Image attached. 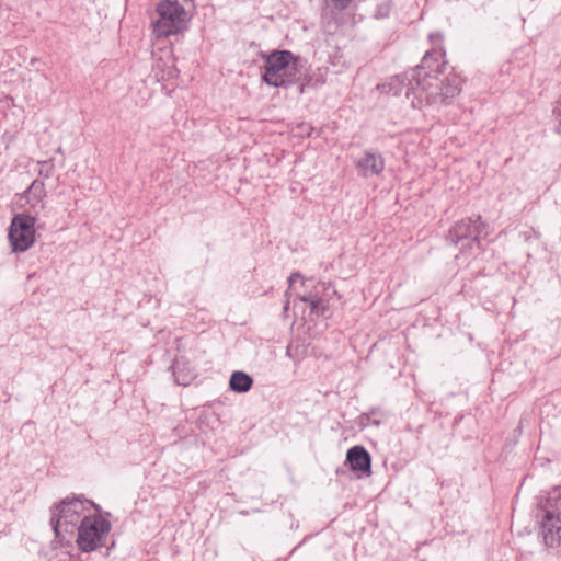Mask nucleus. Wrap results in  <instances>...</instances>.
<instances>
[{
    "mask_svg": "<svg viewBox=\"0 0 561 561\" xmlns=\"http://www.w3.org/2000/svg\"><path fill=\"white\" fill-rule=\"evenodd\" d=\"M433 55L432 69H424L425 77L422 78V84L417 88L416 96L412 99L413 107L424 105H438L445 103L459 94L460 79L453 75L445 80L439 79L438 75L443 71L445 61L444 54L438 50L427 51Z\"/></svg>",
    "mask_w": 561,
    "mask_h": 561,
    "instance_id": "1",
    "label": "nucleus"
},
{
    "mask_svg": "<svg viewBox=\"0 0 561 561\" xmlns=\"http://www.w3.org/2000/svg\"><path fill=\"white\" fill-rule=\"evenodd\" d=\"M157 19L152 23L156 37H169L187 28L192 18L191 10L178 0L161 1L156 8Z\"/></svg>",
    "mask_w": 561,
    "mask_h": 561,
    "instance_id": "2",
    "label": "nucleus"
},
{
    "mask_svg": "<svg viewBox=\"0 0 561 561\" xmlns=\"http://www.w3.org/2000/svg\"><path fill=\"white\" fill-rule=\"evenodd\" d=\"M263 80L273 87H283L297 79L299 60L288 50H275L264 56Z\"/></svg>",
    "mask_w": 561,
    "mask_h": 561,
    "instance_id": "3",
    "label": "nucleus"
},
{
    "mask_svg": "<svg viewBox=\"0 0 561 561\" xmlns=\"http://www.w3.org/2000/svg\"><path fill=\"white\" fill-rule=\"evenodd\" d=\"M433 55L425 54L420 66L391 78L387 83L378 85L382 93L397 98L404 96L412 102L416 96V90L425 77L424 69H432Z\"/></svg>",
    "mask_w": 561,
    "mask_h": 561,
    "instance_id": "4",
    "label": "nucleus"
},
{
    "mask_svg": "<svg viewBox=\"0 0 561 561\" xmlns=\"http://www.w3.org/2000/svg\"><path fill=\"white\" fill-rule=\"evenodd\" d=\"M89 502L79 499H65L51 510L50 525L56 537L72 534L75 526L82 520Z\"/></svg>",
    "mask_w": 561,
    "mask_h": 561,
    "instance_id": "5",
    "label": "nucleus"
},
{
    "mask_svg": "<svg viewBox=\"0 0 561 561\" xmlns=\"http://www.w3.org/2000/svg\"><path fill=\"white\" fill-rule=\"evenodd\" d=\"M111 529L110 523L101 516H84L78 527L77 545L83 552H90L104 543Z\"/></svg>",
    "mask_w": 561,
    "mask_h": 561,
    "instance_id": "6",
    "label": "nucleus"
},
{
    "mask_svg": "<svg viewBox=\"0 0 561 561\" xmlns=\"http://www.w3.org/2000/svg\"><path fill=\"white\" fill-rule=\"evenodd\" d=\"M35 216L18 214L11 219L8 238L13 252H25L35 242Z\"/></svg>",
    "mask_w": 561,
    "mask_h": 561,
    "instance_id": "7",
    "label": "nucleus"
},
{
    "mask_svg": "<svg viewBox=\"0 0 561 561\" xmlns=\"http://www.w3.org/2000/svg\"><path fill=\"white\" fill-rule=\"evenodd\" d=\"M483 227L481 217L462 219L450 229L449 239L454 244L459 245L461 251L472 250L479 247V237Z\"/></svg>",
    "mask_w": 561,
    "mask_h": 561,
    "instance_id": "8",
    "label": "nucleus"
},
{
    "mask_svg": "<svg viewBox=\"0 0 561 561\" xmlns=\"http://www.w3.org/2000/svg\"><path fill=\"white\" fill-rule=\"evenodd\" d=\"M546 543L553 546L561 539V496L553 494L548 497L546 515L542 522Z\"/></svg>",
    "mask_w": 561,
    "mask_h": 561,
    "instance_id": "9",
    "label": "nucleus"
},
{
    "mask_svg": "<svg viewBox=\"0 0 561 561\" xmlns=\"http://www.w3.org/2000/svg\"><path fill=\"white\" fill-rule=\"evenodd\" d=\"M22 198H25L28 213L36 218L46 207V190L44 182L34 180L22 194Z\"/></svg>",
    "mask_w": 561,
    "mask_h": 561,
    "instance_id": "10",
    "label": "nucleus"
},
{
    "mask_svg": "<svg viewBox=\"0 0 561 561\" xmlns=\"http://www.w3.org/2000/svg\"><path fill=\"white\" fill-rule=\"evenodd\" d=\"M356 168L359 175L368 178L381 173L385 162L380 154L367 151L356 161Z\"/></svg>",
    "mask_w": 561,
    "mask_h": 561,
    "instance_id": "11",
    "label": "nucleus"
},
{
    "mask_svg": "<svg viewBox=\"0 0 561 561\" xmlns=\"http://www.w3.org/2000/svg\"><path fill=\"white\" fill-rule=\"evenodd\" d=\"M347 461L353 470L370 472V456L362 446H354L348 449Z\"/></svg>",
    "mask_w": 561,
    "mask_h": 561,
    "instance_id": "12",
    "label": "nucleus"
},
{
    "mask_svg": "<svg viewBox=\"0 0 561 561\" xmlns=\"http://www.w3.org/2000/svg\"><path fill=\"white\" fill-rule=\"evenodd\" d=\"M252 385H253V379L251 378L250 375H248L243 371L232 373L230 380H229V386H230L231 390H233L234 392H239V393L249 391L251 389Z\"/></svg>",
    "mask_w": 561,
    "mask_h": 561,
    "instance_id": "13",
    "label": "nucleus"
},
{
    "mask_svg": "<svg viewBox=\"0 0 561 561\" xmlns=\"http://www.w3.org/2000/svg\"><path fill=\"white\" fill-rule=\"evenodd\" d=\"M301 300L309 302L311 310L317 312L318 314L323 316L328 310V306L324 304L322 299H314L311 296H304Z\"/></svg>",
    "mask_w": 561,
    "mask_h": 561,
    "instance_id": "14",
    "label": "nucleus"
},
{
    "mask_svg": "<svg viewBox=\"0 0 561 561\" xmlns=\"http://www.w3.org/2000/svg\"><path fill=\"white\" fill-rule=\"evenodd\" d=\"M333 1L335 3V7H337L340 9L346 8L351 2V0H333Z\"/></svg>",
    "mask_w": 561,
    "mask_h": 561,
    "instance_id": "15",
    "label": "nucleus"
},
{
    "mask_svg": "<svg viewBox=\"0 0 561 561\" xmlns=\"http://www.w3.org/2000/svg\"><path fill=\"white\" fill-rule=\"evenodd\" d=\"M385 8H386V12H383L382 15H387L388 14V12L390 10V5L389 4H385ZM381 9H382V7H380V9H379V14H381Z\"/></svg>",
    "mask_w": 561,
    "mask_h": 561,
    "instance_id": "16",
    "label": "nucleus"
},
{
    "mask_svg": "<svg viewBox=\"0 0 561 561\" xmlns=\"http://www.w3.org/2000/svg\"><path fill=\"white\" fill-rule=\"evenodd\" d=\"M298 276H299L298 274H293V275H290V277H289V279H288V280H289V284L291 285L294 282H296V277H298Z\"/></svg>",
    "mask_w": 561,
    "mask_h": 561,
    "instance_id": "17",
    "label": "nucleus"
},
{
    "mask_svg": "<svg viewBox=\"0 0 561 561\" xmlns=\"http://www.w3.org/2000/svg\"><path fill=\"white\" fill-rule=\"evenodd\" d=\"M57 152H58V153H62V149H61V148H58Z\"/></svg>",
    "mask_w": 561,
    "mask_h": 561,
    "instance_id": "18",
    "label": "nucleus"
}]
</instances>
